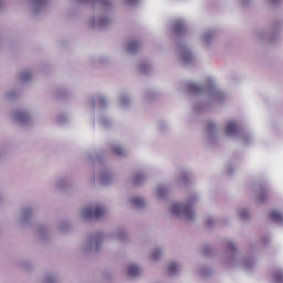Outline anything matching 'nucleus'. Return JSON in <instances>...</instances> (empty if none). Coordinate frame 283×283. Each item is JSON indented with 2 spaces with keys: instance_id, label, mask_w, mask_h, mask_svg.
<instances>
[{
  "instance_id": "1",
  "label": "nucleus",
  "mask_w": 283,
  "mask_h": 283,
  "mask_svg": "<svg viewBox=\"0 0 283 283\" xmlns=\"http://www.w3.org/2000/svg\"><path fill=\"white\" fill-rule=\"evenodd\" d=\"M171 212L174 216H185L187 220H193V218H196L191 203L182 205L175 202L171 205Z\"/></svg>"
},
{
  "instance_id": "2",
  "label": "nucleus",
  "mask_w": 283,
  "mask_h": 283,
  "mask_svg": "<svg viewBox=\"0 0 283 283\" xmlns=\"http://www.w3.org/2000/svg\"><path fill=\"white\" fill-rule=\"evenodd\" d=\"M83 214H84V218H86L87 220H91V218H94V217H95V220H101V218L105 216V210L101 206H96L95 212H94V208L86 207L84 208Z\"/></svg>"
},
{
  "instance_id": "3",
  "label": "nucleus",
  "mask_w": 283,
  "mask_h": 283,
  "mask_svg": "<svg viewBox=\"0 0 283 283\" xmlns=\"http://www.w3.org/2000/svg\"><path fill=\"white\" fill-rule=\"evenodd\" d=\"M226 134L228 136H235L238 134V124L235 122H230L226 125Z\"/></svg>"
},
{
  "instance_id": "4",
  "label": "nucleus",
  "mask_w": 283,
  "mask_h": 283,
  "mask_svg": "<svg viewBox=\"0 0 283 283\" xmlns=\"http://www.w3.org/2000/svg\"><path fill=\"white\" fill-rule=\"evenodd\" d=\"M127 273L130 277H138L140 275V268L138 265H129Z\"/></svg>"
},
{
  "instance_id": "5",
  "label": "nucleus",
  "mask_w": 283,
  "mask_h": 283,
  "mask_svg": "<svg viewBox=\"0 0 283 283\" xmlns=\"http://www.w3.org/2000/svg\"><path fill=\"white\" fill-rule=\"evenodd\" d=\"M270 219L272 220V222H279V223H282L283 222V214L275 211V210H272L270 212Z\"/></svg>"
},
{
  "instance_id": "6",
  "label": "nucleus",
  "mask_w": 283,
  "mask_h": 283,
  "mask_svg": "<svg viewBox=\"0 0 283 283\" xmlns=\"http://www.w3.org/2000/svg\"><path fill=\"white\" fill-rule=\"evenodd\" d=\"M138 48H140V43L138 41H130L128 43V52H136L138 50Z\"/></svg>"
},
{
  "instance_id": "7",
  "label": "nucleus",
  "mask_w": 283,
  "mask_h": 283,
  "mask_svg": "<svg viewBox=\"0 0 283 283\" xmlns=\"http://www.w3.org/2000/svg\"><path fill=\"white\" fill-rule=\"evenodd\" d=\"M132 205H134V207H138L139 209L145 207V200L142 198H134L132 199Z\"/></svg>"
},
{
  "instance_id": "8",
  "label": "nucleus",
  "mask_w": 283,
  "mask_h": 283,
  "mask_svg": "<svg viewBox=\"0 0 283 283\" xmlns=\"http://www.w3.org/2000/svg\"><path fill=\"white\" fill-rule=\"evenodd\" d=\"M178 271V263H170L168 265V273L170 275H174V273H176Z\"/></svg>"
},
{
  "instance_id": "9",
  "label": "nucleus",
  "mask_w": 283,
  "mask_h": 283,
  "mask_svg": "<svg viewBox=\"0 0 283 283\" xmlns=\"http://www.w3.org/2000/svg\"><path fill=\"white\" fill-rule=\"evenodd\" d=\"M113 151L116 154V156H123V154H125V150H123V147L120 146H114Z\"/></svg>"
},
{
  "instance_id": "10",
  "label": "nucleus",
  "mask_w": 283,
  "mask_h": 283,
  "mask_svg": "<svg viewBox=\"0 0 283 283\" xmlns=\"http://www.w3.org/2000/svg\"><path fill=\"white\" fill-rule=\"evenodd\" d=\"M185 30V24L182 22H176L175 32H182Z\"/></svg>"
},
{
  "instance_id": "11",
  "label": "nucleus",
  "mask_w": 283,
  "mask_h": 283,
  "mask_svg": "<svg viewBox=\"0 0 283 283\" xmlns=\"http://www.w3.org/2000/svg\"><path fill=\"white\" fill-rule=\"evenodd\" d=\"M274 280L277 283H282L283 282V273L282 272H276L274 275Z\"/></svg>"
},
{
  "instance_id": "12",
  "label": "nucleus",
  "mask_w": 283,
  "mask_h": 283,
  "mask_svg": "<svg viewBox=\"0 0 283 283\" xmlns=\"http://www.w3.org/2000/svg\"><path fill=\"white\" fill-rule=\"evenodd\" d=\"M19 120H27L28 119V113H20L18 115Z\"/></svg>"
},
{
  "instance_id": "13",
  "label": "nucleus",
  "mask_w": 283,
  "mask_h": 283,
  "mask_svg": "<svg viewBox=\"0 0 283 283\" xmlns=\"http://www.w3.org/2000/svg\"><path fill=\"white\" fill-rule=\"evenodd\" d=\"M22 81H30V73H23L21 75Z\"/></svg>"
},
{
  "instance_id": "14",
  "label": "nucleus",
  "mask_w": 283,
  "mask_h": 283,
  "mask_svg": "<svg viewBox=\"0 0 283 283\" xmlns=\"http://www.w3.org/2000/svg\"><path fill=\"white\" fill-rule=\"evenodd\" d=\"M159 256H160V250H156V251L153 253V259H154V260H158Z\"/></svg>"
},
{
  "instance_id": "15",
  "label": "nucleus",
  "mask_w": 283,
  "mask_h": 283,
  "mask_svg": "<svg viewBox=\"0 0 283 283\" xmlns=\"http://www.w3.org/2000/svg\"><path fill=\"white\" fill-rule=\"evenodd\" d=\"M247 216H249V212L247 210H242L240 212V218L244 219V218H247Z\"/></svg>"
},
{
  "instance_id": "16",
  "label": "nucleus",
  "mask_w": 283,
  "mask_h": 283,
  "mask_svg": "<svg viewBox=\"0 0 283 283\" xmlns=\"http://www.w3.org/2000/svg\"><path fill=\"white\" fill-rule=\"evenodd\" d=\"M187 59H191V53L189 52L184 53V60L187 61Z\"/></svg>"
},
{
  "instance_id": "17",
  "label": "nucleus",
  "mask_w": 283,
  "mask_h": 283,
  "mask_svg": "<svg viewBox=\"0 0 283 283\" xmlns=\"http://www.w3.org/2000/svg\"><path fill=\"white\" fill-rule=\"evenodd\" d=\"M105 23H109V21L107 19L99 20V25H105Z\"/></svg>"
},
{
  "instance_id": "18",
  "label": "nucleus",
  "mask_w": 283,
  "mask_h": 283,
  "mask_svg": "<svg viewBox=\"0 0 283 283\" xmlns=\"http://www.w3.org/2000/svg\"><path fill=\"white\" fill-rule=\"evenodd\" d=\"M142 178H143L142 175H137V176L135 177V182H138V180H140Z\"/></svg>"
},
{
  "instance_id": "19",
  "label": "nucleus",
  "mask_w": 283,
  "mask_h": 283,
  "mask_svg": "<svg viewBox=\"0 0 283 283\" xmlns=\"http://www.w3.org/2000/svg\"><path fill=\"white\" fill-rule=\"evenodd\" d=\"M231 251H235V244L229 243Z\"/></svg>"
},
{
  "instance_id": "20",
  "label": "nucleus",
  "mask_w": 283,
  "mask_h": 283,
  "mask_svg": "<svg viewBox=\"0 0 283 283\" xmlns=\"http://www.w3.org/2000/svg\"><path fill=\"white\" fill-rule=\"evenodd\" d=\"M258 198H259V200H262V195H259V197H258Z\"/></svg>"
},
{
  "instance_id": "21",
  "label": "nucleus",
  "mask_w": 283,
  "mask_h": 283,
  "mask_svg": "<svg viewBox=\"0 0 283 283\" xmlns=\"http://www.w3.org/2000/svg\"><path fill=\"white\" fill-rule=\"evenodd\" d=\"M277 0H272V3H275Z\"/></svg>"
},
{
  "instance_id": "22",
  "label": "nucleus",
  "mask_w": 283,
  "mask_h": 283,
  "mask_svg": "<svg viewBox=\"0 0 283 283\" xmlns=\"http://www.w3.org/2000/svg\"><path fill=\"white\" fill-rule=\"evenodd\" d=\"M127 1L132 2V1H134V0H127Z\"/></svg>"
}]
</instances>
